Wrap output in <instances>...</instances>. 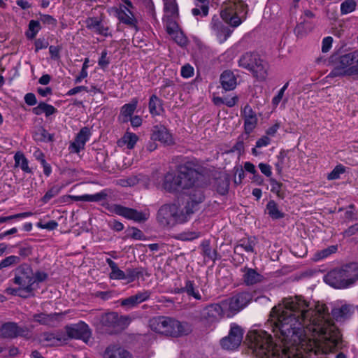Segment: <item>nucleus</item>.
Wrapping results in <instances>:
<instances>
[{
    "mask_svg": "<svg viewBox=\"0 0 358 358\" xmlns=\"http://www.w3.org/2000/svg\"><path fill=\"white\" fill-rule=\"evenodd\" d=\"M166 29L167 33L170 34H174L176 31H178V26L176 23V19L178 16H172L171 14H166Z\"/></svg>",
    "mask_w": 358,
    "mask_h": 358,
    "instance_id": "obj_41",
    "label": "nucleus"
},
{
    "mask_svg": "<svg viewBox=\"0 0 358 358\" xmlns=\"http://www.w3.org/2000/svg\"><path fill=\"white\" fill-rule=\"evenodd\" d=\"M122 139L124 143L127 144V148L132 149L135 146L138 137L136 134L127 132Z\"/></svg>",
    "mask_w": 358,
    "mask_h": 358,
    "instance_id": "obj_46",
    "label": "nucleus"
},
{
    "mask_svg": "<svg viewBox=\"0 0 358 358\" xmlns=\"http://www.w3.org/2000/svg\"><path fill=\"white\" fill-rule=\"evenodd\" d=\"M164 11L172 16H178V8L176 0H164Z\"/></svg>",
    "mask_w": 358,
    "mask_h": 358,
    "instance_id": "obj_43",
    "label": "nucleus"
},
{
    "mask_svg": "<svg viewBox=\"0 0 358 358\" xmlns=\"http://www.w3.org/2000/svg\"><path fill=\"white\" fill-rule=\"evenodd\" d=\"M337 250L336 245H331L327 248H325L315 254V257L317 260L322 259L324 258L327 257L330 255L335 253Z\"/></svg>",
    "mask_w": 358,
    "mask_h": 358,
    "instance_id": "obj_48",
    "label": "nucleus"
},
{
    "mask_svg": "<svg viewBox=\"0 0 358 358\" xmlns=\"http://www.w3.org/2000/svg\"><path fill=\"white\" fill-rule=\"evenodd\" d=\"M40 21L44 24L52 25L53 27L57 25V20L50 15L40 14Z\"/></svg>",
    "mask_w": 358,
    "mask_h": 358,
    "instance_id": "obj_54",
    "label": "nucleus"
},
{
    "mask_svg": "<svg viewBox=\"0 0 358 358\" xmlns=\"http://www.w3.org/2000/svg\"><path fill=\"white\" fill-rule=\"evenodd\" d=\"M150 139L152 141H158L166 145H172L174 143L171 133L162 124H157L152 127Z\"/></svg>",
    "mask_w": 358,
    "mask_h": 358,
    "instance_id": "obj_19",
    "label": "nucleus"
},
{
    "mask_svg": "<svg viewBox=\"0 0 358 358\" xmlns=\"http://www.w3.org/2000/svg\"><path fill=\"white\" fill-rule=\"evenodd\" d=\"M90 135V129L87 127H83L76 136L74 141L70 145L69 149H71V152L79 153L81 150H83Z\"/></svg>",
    "mask_w": 358,
    "mask_h": 358,
    "instance_id": "obj_20",
    "label": "nucleus"
},
{
    "mask_svg": "<svg viewBox=\"0 0 358 358\" xmlns=\"http://www.w3.org/2000/svg\"><path fill=\"white\" fill-rule=\"evenodd\" d=\"M138 100L133 99L129 103L124 104L120 110V115L123 117L122 121L127 122L137 108Z\"/></svg>",
    "mask_w": 358,
    "mask_h": 358,
    "instance_id": "obj_31",
    "label": "nucleus"
},
{
    "mask_svg": "<svg viewBox=\"0 0 358 358\" xmlns=\"http://www.w3.org/2000/svg\"><path fill=\"white\" fill-rule=\"evenodd\" d=\"M243 336V329L237 324H233L228 336L220 340V345L224 350H234L241 345Z\"/></svg>",
    "mask_w": 358,
    "mask_h": 358,
    "instance_id": "obj_11",
    "label": "nucleus"
},
{
    "mask_svg": "<svg viewBox=\"0 0 358 358\" xmlns=\"http://www.w3.org/2000/svg\"><path fill=\"white\" fill-rule=\"evenodd\" d=\"M106 262L111 269V272L109 274L110 279L113 280H125V271H122L119 268L117 264L113 262L111 259H106Z\"/></svg>",
    "mask_w": 358,
    "mask_h": 358,
    "instance_id": "obj_32",
    "label": "nucleus"
},
{
    "mask_svg": "<svg viewBox=\"0 0 358 358\" xmlns=\"http://www.w3.org/2000/svg\"><path fill=\"white\" fill-rule=\"evenodd\" d=\"M38 225L41 229H45L50 231L55 229L58 226V223L55 220H50L49 222L43 224L41 223H38Z\"/></svg>",
    "mask_w": 358,
    "mask_h": 358,
    "instance_id": "obj_63",
    "label": "nucleus"
},
{
    "mask_svg": "<svg viewBox=\"0 0 358 358\" xmlns=\"http://www.w3.org/2000/svg\"><path fill=\"white\" fill-rule=\"evenodd\" d=\"M266 326L280 344L273 342L266 331H250L246 337L248 347L256 358H303L301 350L306 343L304 328L320 334L329 351L343 346L339 329L329 320L326 305L315 309L302 296L285 299L282 306L271 309Z\"/></svg>",
    "mask_w": 358,
    "mask_h": 358,
    "instance_id": "obj_1",
    "label": "nucleus"
},
{
    "mask_svg": "<svg viewBox=\"0 0 358 358\" xmlns=\"http://www.w3.org/2000/svg\"><path fill=\"white\" fill-rule=\"evenodd\" d=\"M266 210L268 215L274 220L280 219L285 216V214L278 209L277 203L273 200L268 201L266 205Z\"/></svg>",
    "mask_w": 358,
    "mask_h": 358,
    "instance_id": "obj_35",
    "label": "nucleus"
},
{
    "mask_svg": "<svg viewBox=\"0 0 358 358\" xmlns=\"http://www.w3.org/2000/svg\"><path fill=\"white\" fill-rule=\"evenodd\" d=\"M28 27V31L25 34L26 36L28 39H34L41 29L40 22L31 20L29 21Z\"/></svg>",
    "mask_w": 358,
    "mask_h": 358,
    "instance_id": "obj_40",
    "label": "nucleus"
},
{
    "mask_svg": "<svg viewBox=\"0 0 358 358\" xmlns=\"http://www.w3.org/2000/svg\"><path fill=\"white\" fill-rule=\"evenodd\" d=\"M108 196V194L105 190L98 192L94 194H84L81 196L71 195L69 197L75 201H85V202H99L105 200Z\"/></svg>",
    "mask_w": 358,
    "mask_h": 358,
    "instance_id": "obj_28",
    "label": "nucleus"
},
{
    "mask_svg": "<svg viewBox=\"0 0 358 358\" xmlns=\"http://www.w3.org/2000/svg\"><path fill=\"white\" fill-rule=\"evenodd\" d=\"M33 248L31 246L28 245H23L19 247L18 254L20 257L24 259L32 254Z\"/></svg>",
    "mask_w": 358,
    "mask_h": 358,
    "instance_id": "obj_52",
    "label": "nucleus"
},
{
    "mask_svg": "<svg viewBox=\"0 0 358 358\" xmlns=\"http://www.w3.org/2000/svg\"><path fill=\"white\" fill-rule=\"evenodd\" d=\"M48 46V42L45 38H38L35 41V51L45 49Z\"/></svg>",
    "mask_w": 358,
    "mask_h": 358,
    "instance_id": "obj_61",
    "label": "nucleus"
},
{
    "mask_svg": "<svg viewBox=\"0 0 358 358\" xmlns=\"http://www.w3.org/2000/svg\"><path fill=\"white\" fill-rule=\"evenodd\" d=\"M14 159L15 166H20L21 169L26 173L31 172V169L28 166V160L24 154L18 152L15 155Z\"/></svg>",
    "mask_w": 358,
    "mask_h": 358,
    "instance_id": "obj_39",
    "label": "nucleus"
},
{
    "mask_svg": "<svg viewBox=\"0 0 358 358\" xmlns=\"http://www.w3.org/2000/svg\"><path fill=\"white\" fill-rule=\"evenodd\" d=\"M60 50L61 48L59 46L50 45L49 47V52L51 58L53 59H58L60 57Z\"/></svg>",
    "mask_w": 358,
    "mask_h": 358,
    "instance_id": "obj_62",
    "label": "nucleus"
},
{
    "mask_svg": "<svg viewBox=\"0 0 358 358\" xmlns=\"http://www.w3.org/2000/svg\"><path fill=\"white\" fill-rule=\"evenodd\" d=\"M149 326L156 333L175 338L187 335L192 331L191 326L187 322L164 316L151 318Z\"/></svg>",
    "mask_w": 358,
    "mask_h": 358,
    "instance_id": "obj_5",
    "label": "nucleus"
},
{
    "mask_svg": "<svg viewBox=\"0 0 358 358\" xmlns=\"http://www.w3.org/2000/svg\"><path fill=\"white\" fill-rule=\"evenodd\" d=\"M333 38L331 36L325 37L322 41V52H327L331 49L332 45Z\"/></svg>",
    "mask_w": 358,
    "mask_h": 358,
    "instance_id": "obj_59",
    "label": "nucleus"
},
{
    "mask_svg": "<svg viewBox=\"0 0 358 358\" xmlns=\"http://www.w3.org/2000/svg\"><path fill=\"white\" fill-rule=\"evenodd\" d=\"M241 116L244 120V131L246 134H250L256 128L258 118L256 113L248 104L241 110Z\"/></svg>",
    "mask_w": 358,
    "mask_h": 358,
    "instance_id": "obj_18",
    "label": "nucleus"
},
{
    "mask_svg": "<svg viewBox=\"0 0 358 358\" xmlns=\"http://www.w3.org/2000/svg\"><path fill=\"white\" fill-rule=\"evenodd\" d=\"M33 138L36 142H53L55 141L54 134L48 131L42 126L37 127L33 132Z\"/></svg>",
    "mask_w": 358,
    "mask_h": 358,
    "instance_id": "obj_30",
    "label": "nucleus"
},
{
    "mask_svg": "<svg viewBox=\"0 0 358 358\" xmlns=\"http://www.w3.org/2000/svg\"><path fill=\"white\" fill-rule=\"evenodd\" d=\"M57 314H45V313H39L35 314L34 315V319L35 321L45 325H52L54 321L57 318Z\"/></svg>",
    "mask_w": 358,
    "mask_h": 358,
    "instance_id": "obj_36",
    "label": "nucleus"
},
{
    "mask_svg": "<svg viewBox=\"0 0 358 358\" xmlns=\"http://www.w3.org/2000/svg\"><path fill=\"white\" fill-rule=\"evenodd\" d=\"M220 83L225 91L233 90L236 85V78L234 73L229 70L224 71L220 76Z\"/></svg>",
    "mask_w": 358,
    "mask_h": 358,
    "instance_id": "obj_25",
    "label": "nucleus"
},
{
    "mask_svg": "<svg viewBox=\"0 0 358 358\" xmlns=\"http://www.w3.org/2000/svg\"><path fill=\"white\" fill-rule=\"evenodd\" d=\"M29 330L26 327H20L17 323L8 322L0 327V336L3 338L13 339L17 337H26Z\"/></svg>",
    "mask_w": 358,
    "mask_h": 358,
    "instance_id": "obj_13",
    "label": "nucleus"
},
{
    "mask_svg": "<svg viewBox=\"0 0 358 358\" xmlns=\"http://www.w3.org/2000/svg\"><path fill=\"white\" fill-rule=\"evenodd\" d=\"M252 299L249 292H238L229 299V309L232 312H238L247 306Z\"/></svg>",
    "mask_w": 358,
    "mask_h": 358,
    "instance_id": "obj_17",
    "label": "nucleus"
},
{
    "mask_svg": "<svg viewBox=\"0 0 358 358\" xmlns=\"http://www.w3.org/2000/svg\"><path fill=\"white\" fill-rule=\"evenodd\" d=\"M256 244L255 240L253 238L242 239L234 248V252L238 253V249H243L248 252H253L254 247Z\"/></svg>",
    "mask_w": 358,
    "mask_h": 358,
    "instance_id": "obj_34",
    "label": "nucleus"
},
{
    "mask_svg": "<svg viewBox=\"0 0 358 358\" xmlns=\"http://www.w3.org/2000/svg\"><path fill=\"white\" fill-rule=\"evenodd\" d=\"M242 271L244 272L243 281L247 285H253L261 282L264 279V277L253 268L244 267L242 268Z\"/></svg>",
    "mask_w": 358,
    "mask_h": 358,
    "instance_id": "obj_27",
    "label": "nucleus"
},
{
    "mask_svg": "<svg viewBox=\"0 0 358 358\" xmlns=\"http://www.w3.org/2000/svg\"><path fill=\"white\" fill-rule=\"evenodd\" d=\"M98 64L102 69L106 68L108 66V64H110V61H109L108 58H107L106 50H104L103 51H102L101 55L99 59Z\"/></svg>",
    "mask_w": 358,
    "mask_h": 358,
    "instance_id": "obj_57",
    "label": "nucleus"
},
{
    "mask_svg": "<svg viewBox=\"0 0 358 358\" xmlns=\"http://www.w3.org/2000/svg\"><path fill=\"white\" fill-rule=\"evenodd\" d=\"M324 282L336 289H347L358 280V264L350 263L329 271L324 277Z\"/></svg>",
    "mask_w": 358,
    "mask_h": 358,
    "instance_id": "obj_4",
    "label": "nucleus"
},
{
    "mask_svg": "<svg viewBox=\"0 0 358 358\" xmlns=\"http://www.w3.org/2000/svg\"><path fill=\"white\" fill-rule=\"evenodd\" d=\"M67 339L62 333L44 332L41 335L40 342L45 345L59 346L66 343Z\"/></svg>",
    "mask_w": 358,
    "mask_h": 358,
    "instance_id": "obj_21",
    "label": "nucleus"
},
{
    "mask_svg": "<svg viewBox=\"0 0 358 358\" xmlns=\"http://www.w3.org/2000/svg\"><path fill=\"white\" fill-rule=\"evenodd\" d=\"M355 312L352 305H343L340 308H335L331 310V315L337 322H344L349 319Z\"/></svg>",
    "mask_w": 358,
    "mask_h": 358,
    "instance_id": "obj_24",
    "label": "nucleus"
},
{
    "mask_svg": "<svg viewBox=\"0 0 358 358\" xmlns=\"http://www.w3.org/2000/svg\"><path fill=\"white\" fill-rule=\"evenodd\" d=\"M149 110L152 115H159L163 111L162 101L155 94L150 98Z\"/></svg>",
    "mask_w": 358,
    "mask_h": 358,
    "instance_id": "obj_33",
    "label": "nucleus"
},
{
    "mask_svg": "<svg viewBox=\"0 0 358 358\" xmlns=\"http://www.w3.org/2000/svg\"><path fill=\"white\" fill-rule=\"evenodd\" d=\"M181 290L182 292H185L188 296H193L197 300H200L201 299V296L199 292L195 291L194 283L193 281L187 280L185 282V286L181 287Z\"/></svg>",
    "mask_w": 358,
    "mask_h": 358,
    "instance_id": "obj_42",
    "label": "nucleus"
},
{
    "mask_svg": "<svg viewBox=\"0 0 358 358\" xmlns=\"http://www.w3.org/2000/svg\"><path fill=\"white\" fill-rule=\"evenodd\" d=\"M230 180L228 176L225 173H220L215 178V187L216 191L220 195H226L229 192Z\"/></svg>",
    "mask_w": 358,
    "mask_h": 358,
    "instance_id": "obj_29",
    "label": "nucleus"
},
{
    "mask_svg": "<svg viewBox=\"0 0 358 358\" xmlns=\"http://www.w3.org/2000/svg\"><path fill=\"white\" fill-rule=\"evenodd\" d=\"M21 258L19 256L10 255L0 262V270L19 264Z\"/></svg>",
    "mask_w": 358,
    "mask_h": 358,
    "instance_id": "obj_44",
    "label": "nucleus"
},
{
    "mask_svg": "<svg viewBox=\"0 0 358 358\" xmlns=\"http://www.w3.org/2000/svg\"><path fill=\"white\" fill-rule=\"evenodd\" d=\"M34 288L33 287H31V292H25V289L22 287L17 288L8 287L6 289V292L8 294L18 296L22 298H28L34 295Z\"/></svg>",
    "mask_w": 358,
    "mask_h": 358,
    "instance_id": "obj_38",
    "label": "nucleus"
},
{
    "mask_svg": "<svg viewBox=\"0 0 358 358\" xmlns=\"http://www.w3.org/2000/svg\"><path fill=\"white\" fill-rule=\"evenodd\" d=\"M113 212L128 220L141 223L147 221L150 217L148 210L138 211L136 209L127 208L118 204H114L112 207Z\"/></svg>",
    "mask_w": 358,
    "mask_h": 358,
    "instance_id": "obj_10",
    "label": "nucleus"
},
{
    "mask_svg": "<svg viewBox=\"0 0 358 358\" xmlns=\"http://www.w3.org/2000/svg\"><path fill=\"white\" fill-rule=\"evenodd\" d=\"M269 182L271 185V191L273 193H275L278 195V196H279L280 198H283L284 194L281 192L282 183L278 182L274 178H270Z\"/></svg>",
    "mask_w": 358,
    "mask_h": 358,
    "instance_id": "obj_49",
    "label": "nucleus"
},
{
    "mask_svg": "<svg viewBox=\"0 0 358 358\" xmlns=\"http://www.w3.org/2000/svg\"><path fill=\"white\" fill-rule=\"evenodd\" d=\"M13 283L22 287L25 292H31V287L35 283L34 273L31 267L26 264H21L15 270Z\"/></svg>",
    "mask_w": 358,
    "mask_h": 358,
    "instance_id": "obj_9",
    "label": "nucleus"
},
{
    "mask_svg": "<svg viewBox=\"0 0 358 358\" xmlns=\"http://www.w3.org/2000/svg\"><path fill=\"white\" fill-rule=\"evenodd\" d=\"M66 331L69 338L80 339L85 343L88 342L92 335L89 326L83 322L66 326Z\"/></svg>",
    "mask_w": 358,
    "mask_h": 358,
    "instance_id": "obj_15",
    "label": "nucleus"
},
{
    "mask_svg": "<svg viewBox=\"0 0 358 358\" xmlns=\"http://www.w3.org/2000/svg\"><path fill=\"white\" fill-rule=\"evenodd\" d=\"M248 8V5L242 0H229L224 3L220 15L222 22L217 16L211 21V28L220 43L224 42L231 35V27H236L246 18Z\"/></svg>",
    "mask_w": 358,
    "mask_h": 358,
    "instance_id": "obj_2",
    "label": "nucleus"
},
{
    "mask_svg": "<svg viewBox=\"0 0 358 358\" xmlns=\"http://www.w3.org/2000/svg\"><path fill=\"white\" fill-rule=\"evenodd\" d=\"M109 28L108 27H105L101 23V21L99 20V25L96 26V28L93 30L94 32L102 35L104 36H110V34L108 33Z\"/></svg>",
    "mask_w": 358,
    "mask_h": 358,
    "instance_id": "obj_55",
    "label": "nucleus"
},
{
    "mask_svg": "<svg viewBox=\"0 0 358 358\" xmlns=\"http://www.w3.org/2000/svg\"><path fill=\"white\" fill-rule=\"evenodd\" d=\"M194 74V69L189 64H186L182 67L181 76L183 78H190Z\"/></svg>",
    "mask_w": 358,
    "mask_h": 358,
    "instance_id": "obj_58",
    "label": "nucleus"
},
{
    "mask_svg": "<svg viewBox=\"0 0 358 358\" xmlns=\"http://www.w3.org/2000/svg\"><path fill=\"white\" fill-rule=\"evenodd\" d=\"M355 58V52L347 53L336 59L332 56V62H334L335 66L330 72L328 77L335 78L338 76H345V70L352 64Z\"/></svg>",
    "mask_w": 358,
    "mask_h": 358,
    "instance_id": "obj_12",
    "label": "nucleus"
},
{
    "mask_svg": "<svg viewBox=\"0 0 358 358\" xmlns=\"http://www.w3.org/2000/svg\"><path fill=\"white\" fill-rule=\"evenodd\" d=\"M145 269L142 267L140 268H128L125 271V280L127 282H132L136 279H138L140 276L143 275Z\"/></svg>",
    "mask_w": 358,
    "mask_h": 358,
    "instance_id": "obj_37",
    "label": "nucleus"
},
{
    "mask_svg": "<svg viewBox=\"0 0 358 358\" xmlns=\"http://www.w3.org/2000/svg\"><path fill=\"white\" fill-rule=\"evenodd\" d=\"M198 169L199 165L193 161H188L179 165L177 175L171 172L165 174L163 187L166 191L171 193L192 187L202 176Z\"/></svg>",
    "mask_w": 358,
    "mask_h": 358,
    "instance_id": "obj_3",
    "label": "nucleus"
},
{
    "mask_svg": "<svg viewBox=\"0 0 358 358\" xmlns=\"http://www.w3.org/2000/svg\"><path fill=\"white\" fill-rule=\"evenodd\" d=\"M223 310L218 303H212L206 306L200 312L196 318L205 324H211L216 322L222 315Z\"/></svg>",
    "mask_w": 358,
    "mask_h": 358,
    "instance_id": "obj_14",
    "label": "nucleus"
},
{
    "mask_svg": "<svg viewBox=\"0 0 358 358\" xmlns=\"http://www.w3.org/2000/svg\"><path fill=\"white\" fill-rule=\"evenodd\" d=\"M191 188L192 189L189 193V201L184 208V210L189 216L198 210V206L205 199L202 187H197L195 185Z\"/></svg>",
    "mask_w": 358,
    "mask_h": 358,
    "instance_id": "obj_16",
    "label": "nucleus"
},
{
    "mask_svg": "<svg viewBox=\"0 0 358 358\" xmlns=\"http://www.w3.org/2000/svg\"><path fill=\"white\" fill-rule=\"evenodd\" d=\"M103 358H131L130 353L116 345H109L103 352Z\"/></svg>",
    "mask_w": 358,
    "mask_h": 358,
    "instance_id": "obj_26",
    "label": "nucleus"
},
{
    "mask_svg": "<svg viewBox=\"0 0 358 358\" xmlns=\"http://www.w3.org/2000/svg\"><path fill=\"white\" fill-rule=\"evenodd\" d=\"M189 215L185 210H180L176 204H165L160 207L157 220L163 227H172L178 223L187 221Z\"/></svg>",
    "mask_w": 358,
    "mask_h": 358,
    "instance_id": "obj_6",
    "label": "nucleus"
},
{
    "mask_svg": "<svg viewBox=\"0 0 358 358\" xmlns=\"http://www.w3.org/2000/svg\"><path fill=\"white\" fill-rule=\"evenodd\" d=\"M99 321L105 328L106 332L114 334L120 332L126 327L127 319L125 317H120L117 313L112 312L102 315Z\"/></svg>",
    "mask_w": 358,
    "mask_h": 358,
    "instance_id": "obj_8",
    "label": "nucleus"
},
{
    "mask_svg": "<svg viewBox=\"0 0 358 358\" xmlns=\"http://www.w3.org/2000/svg\"><path fill=\"white\" fill-rule=\"evenodd\" d=\"M99 20L96 17H88L85 20L86 27L93 31L96 26L99 25Z\"/></svg>",
    "mask_w": 358,
    "mask_h": 358,
    "instance_id": "obj_60",
    "label": "nucleus"
},
{
    "mask_svg": "<svg viewBox=\"0 0 358 358\" xmlns=\"http://www.w3.org/2000/svg\"><path fill=\"white\" fill-rule=\"evenodd\" d=\"M200 249L205 262L210 260L214 264L216 260L221 259V255L217 252V248L211 247L209 240L203 241L200 245Z\"/></svg>",
    "mask_w": 358,
    "mask_h": 358,
    "instance_id": "obj_23",
    "label": "nucleus"
},
{
    "mask_svg": "<svg viewBox=\"0 0 358 358\" xmlns=\"http://www.w3.org/2000/svg\"><path fill=\"white\" fill-rule=\"evenodd\" d=\"M345 168L342 164H338L327 176L328 180H336L340 178L341 174L345 173Z\"/></svg>",
    "mask_w": 358,
    "mask_h": 358,
    "instance_id": "obj_50",
    "label": "nucleus"
},
{
    "mask_svg": "<svg viewBox=\"0 0 358 358\" xmlns=\"http://www.w3.org/2000/svg\"><path fill=\"white\" fill-rule=\"evenodd\" d=\"M358 232V222L349 227L346 230L344 231L343 235L345 236L350 237L352 235L356 234Z\"/></svg>",
    "mask_w": 358,
    "mask_h": 358,
    "instance_id": "obj_64",
    "label": "nucleus"
},
{
    "mask_svg": "<svg viewBox=\"0 0 358 358\" xmlns=\"http://www.w3.org/2000/svg\"><path fill=\"white\" fill-rule=\"evenodd\" d=\"M62 188V186L56 185L52 186L48 192L45 194V195L42 197L41 201L46 203H48L52 198L58 195Z\"/></svg>",
    "mask_w": 358,
    "mask_h": 358,
    "instance_id": "obj_45",
    "label": "nucleus"
},
{
    "mask_svg": "<svg viewBox=\"0 0 358 358\" xmlns=\"http://www.w3.org/2000/svg\"><path fill=\"white\" fill-rule=\"evenodd\" d=\"M32 215H33V213L31 212H24V213H17L15 215H10V216L0 217V224L6 222L10 220H15V219L27 217L31 216Z\"/></svg>",
    "mask_w": 358,
    "mask_h": 358,
    "instance_id": "obj_51",
    "label": "nucleus"
},
{
    "mask_svg": "<svg viewBox=\"0 0 358 358\" xmlns=\"http://www.w3.org/2000/svg\"><path fill=\"white\" fill-rule=\"evenodd\" d=\"M357 3L354 0H345L341 5V12L343 15L350 13L356 8Z\"/></svg>",
    "mask_w": 358,
    "mask_h": 358,
    "instance_id": "obj_47",
    "label": "nucleus"
},
{
    "mask_svg": "<svg viewBox=\"0 0 358 358\" xmlns=\"http://www.w3.org/2000/svg\"><path fill=\"white\" fill-rule=\"evenodd\" d=\"M150 296V292L143 291L136 293L135 295H132L128 298L122 299L120 301V304L122 307L127 309H130L136 306L141 302H143L148 299Z\"/></svg>",
    "mask_w": 358,
    "mask_h": 358,
    "instance_id": "obj_22",
    "label": "nucleus"
},
{
    "mask_svg": "<svg viewBox=\"0 0 358 358\" xmlns=\"http://www.w3.org/2000/svg\"><path fill=\"white\" fill-rule=\"evenodd\" d=\"M172 36L175 40V41L180 45V46L185 45L187 43V38L184 36L183 33L181 31H176L174 34H170Z\"/></svg>",
    "mask_w": 358,
    "mask_h": 358,
    "instance_id": "obj_53",
    "label": "nucleus"
},
{
    "mask_svg": "<svg viewBox=\"0 0 358 358\" xmlns=\"http://www.w3.org/2000/svg\"><path fill=\"white\" fill-rule=\"evenodd\" d=\"M238 66L250 71L259 80H263L267 76L268 64L257 53L245 52L240 57Z\"/></svg>",
    "mask_w": 358,
    "mask_h": 358,
    "instance_id": "obj_7",
    "label": "nucleus"
},
{
    "mask_svg": "<svg viewBox=\"0 0 358 358\" xmlns=\"http://www.w3.org/2000/svg\"><path fill=\"white\" fill-rule=\"evenodd\" d=\"M288 85L289 83H287L280 90V91L278 92V94L276 96H275L273 98V100H272V103L274 105V106H277L280 102V101L282 100V97H283V95H284V92L285 91V90L288 87Z\"/></svg>",
    "mask_w": 358,
    "mask_h": 358,
    "instance_id": "obj_56",
    "label": "nucleus"
}]
</instances>
